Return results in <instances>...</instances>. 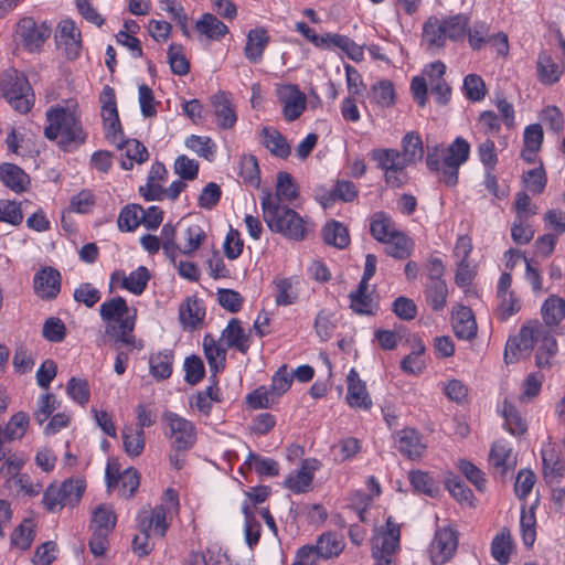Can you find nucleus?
<instances>
[{"instance_id": "nucleus-41", "label": "nucleus", "mask_w": 565, "mask_h": 565, "mask_svg": "<svg viewBox=\"0 0 565 565\" xmlns=\"http://www.w3.org/2000/svg\"><path fill=\"white\" fill-rule=\"evenodd\" d=\"M195 29L209 40H220L228 33V28L211 13H204L196 21Z\"/></svg>"}, {"instance_id": "nucleus-2", "label": "nucleus", "mask_w": 565, "mask_h": 565, "mask_svg": "<svg viewBox=\"0 0 565 565\" xmlns=\"http://www.w3.org/2000/svg\"><path fill=\"white\" fill-rule=\"evenodd\" d=\"M164 435L169 439V461L172 468L180 470L185 465L186 452L196 441V429L192 422L177 413L167 411L162 414Z\"/></svg>"}, {"instance_id": "nucleus-30", "label": "nucleus", "mask_w": 565, "mask_h": 565, "mask_svg": "<svg viewBox=\"0 0 565 565\" xmlns=\"http://www.w3.org/2000/svg\"><path fill=\"white\" fill-rule=\"evenodd\" d=\"M537 352L535 362L539 367H548L552 365V359L557 352V343L551 330L542 324V330L536 340Z\"/></svg>"}, {"instance_id": "nucleus-43", "label": "nucleus", "mask_w": 565, "mask_h": 565, "mask_svg": "<svg viewBox=\"0 0 565 565\" xmlns=\"http://www.w3.org/2000/svg\"><path fill=\"white\" fill-rule=\"evenodd\" d=\"M299 195V189L296 184L292 175L288 172L280 171L277 174L276 193L273 194V199L280 204L282 202H291Z\"/></svg>"}, {"instance_id": "nucleus-17", "label": "nucleus", "mask_w": 565, "mask_h": 565, "mask_svg": "<svg viewBox=\"0 0 565 565\" xmlns=\"http://www.w3.org/2000/svg\"><path fill=\"white\" fill-rule=\"evenodd\" d=\"M446 65L436 61L425 66L423 74L430 87V93L439 104H446L450 99L451 88L444 78Z\"/></svg>"}, {"instance_id": "nucleus-13", "label": "nucleus", "mask_w": 565, "mask_h": 565, "mask_svg": "<svg viewBox=\"0 0 565 565\" xmlns=\"http://www.w3.org/2000/svg\"><path fill=\"white\" fill-rule=\"evenodd\" d=\"M399 526L391 518L386 521V530L380 533L374 542L373 556L379 565H391V555L399 544Z\"/></svg>"}, {"instance_id": "nucleus-4", "label": "nucleus", "mask_w": 565, "mask_h": 565, "mask_svg": "<svg viewBox=\"0 0 565 565\" xmlns=\"http://www.w3.org/2000/svg\"><path fill=\"white\" fill-rule=\"evenodd\" d=\"M179 510L178 493L169 488L164 491L161 503L153 510H142L138 514L139 527L148 529L152 535L163 537L169 527V520Z\"/></svg>"}, {"instance_id": "nucleus-1", "label": "nucleus", "mask_w": 565, "mask_h": 565, "mask_svg": "<svg viewBox=\"0 0 565 565\" xmlns=\"http://www.w3.org/2000/svg\"><path fill=\"white\" fill-rule=\"evenodd\" d=\"M263 218L270 231L292 241H303L312 231L313 224L295 210L273 199V193L263 191L260 199Z\"/></svg>"}, {"instance_id": "nucleus-27", "label": "nucleus", "mask_w": 565, "mask_h": 565, "mask_svg": "<svg viewBox=\"0 0 565 565\" xmlns=\"http://www.w3.org/2000/svg\"><path fill=\"white\" fill-rule=\"evenodd\" d=\"M168 171L163 163L154 162L149 171L147 184L140 186L139 193L147 201H162L163 188L160 184V181H164L167 178Z\"/></svg>"}, {"instance_id": "nucleus-57", "label": "nucleus", "mask_w": 565, "mask_h": 565, "mask_svg": "<svg viewBox=\"0 0 565 565\" xmlns=\"http://www.w3.org/2000/svg\"><path fill=\"white\" fill-rule=\"evenodd\" d=\"M502 415L504 417V426L512 435H522L526 431L525 420L522 418L518 409L507 399L503 402Z\"/></svg>"}, {"instance_id": "nucleus-3", "label": "nucleus", "mask_w": 565, "mask_h": 565, "mask_svg": "<svg viewBox=\"0 0 565 565\" xmlns=\"http://www.w3.org/2000/svg\"><path fill=\"white\" fill-rule=\"evenodd\" d=\"M47 126L44 136L57 142L65 151L77 148L85 142L86 135L76 115L64 107H52L46 111Z\"/></svg>"}, {"instance_id": "nucleus-6", "label": "nucleus", "mask_w": 565, "mask_h": 565, "mask_svg": "<svg viewBox=\"0 0 565 565\" xmlns=\"http://www.w3.org/2000/svg\"><path fill=\"white\" fill-rule=\"evenodd\" d=\"M376 167L384 173L385 183L393 189L401 188L408 180L406 168L401 151L393 148H377L370 153Z\"/></svg>"}, {"instance_id": "nucleus-28", "label": "nucleus", "mask_w": 565, "mask_h": 565, "mask_svg": "<svg viewBox=\"0 0 565 565\" xmlns=\"http://www.w3.org/2000/svg\"><path fill=\"white\" fill-rule=\"evenodd\" d=\"M205 310L196 297H188L179 307V320L184 329L194 330L202 324Z\"/></svg>"}, {"instance_id": "nucleus-46", "label": "nucleus", "mask_w": 565, "mask_h": 565, "mask_svg": "<svg viewBox=\"0 0 565 565\" xmlns=\"http://www.w3.org/2000/svg\"><path fill=\"white\" fill-rule=\"evenodd\" d=\"M402 158L408 164H416L423 159L424 148L420 137L415 132H407L402 139Z\"/></svg>"}, {"instance_id": "nucleus-40", "label": "nucleus", "mask_w": 565, "mask_h": 565, "mask_svg": "<svg viewBox=\"0 0 565 565\" xmlns=\"http://www.w3.org/2000/svg\"><path fill=\"white\" fill-rule=\"evenodd\" d=\"M542 461L546 480L554 481L563 475L564 463L553 445L548 444L542 449Z\"/></svg>"}, {"instance_id": "nucleus-14", "label": "nucleus", "mask_w": 565, "mask_h": 565, "mask_svg": "<svg viewBox=\"0 0 565 565\" xmlns=\"http://www.w3.org/2000/svg\"><path fill=\"white\" fill-rule=\"evenodd\" d=\"M458 540L456 533L444 527L436 531L429 546V557L434 565H443L448 562L457 551Z\"/></svg>"}, {"instance_id": "nucleus-16", "label": "nucleus", "mask_w": 565, "mask_h": 565, "mask_svg": "<svg viewBox=\"0 0 565 565\" xmlns=\"http://www.w3.org/2000/svg\"><path fill=\"white\" fill-rule=\"evenodd\" d=\"M150 277V273L145 266H139L128 276L124 270L117 269L110 275L109 289L113 291L115 287L119 286L134 295H141L146 289Z\"/></svg>"}, {"instance_id": "nucleus-62", "label": "nucleus", "mask_w": 565, "mask_h": 565, "mask_svg": "<svg viewBox=\"0 0 565 565\" xmlns=\"http://www.w3.org/2000/svg\"><path fill=\"white\" fill-rule=\"evenodd\" d=\"M35 537L34 524L24 520L12 533L11 544L20 550H28Z\"/></svg>"}, {"instance_id": "nucleus-36", "label": "nucleus", "mask_w": 565, "mask_h": 565, "mask_svg": "<svg viewBox=\"0 0 565 565\" xmlns=\"http://www.w3.org/2000/svg\"><path fill=\"white\" fill-rule=\"evenodd\" d=\"M398 230L390 215L380 211L372 215L370 221L371 235L380 243H385Z\"/></svg>"}, {"instance_id": "nucleus-8", "label": "nucleus", "mask_w": 565, "mask_h": 565, "mask_svg": "<svg viewBox=\"0 0 565 565\" xmlns=\"http://www.w3.org/2000/svg\"><path fill=\"white\" fill-rule=\"evenodd\" d=\"M85 490L82 480L68 479L61 484L52 483L43 492L42 503L49 512H56L66 505L77 504Z\"/></svg>"}, {"instance_id": "nucleus-34", "label": "nucleus", "mask_w": 565, "mask_h": 565, "mask_svg": "<svg viewBox=\"0 0 565 565\" xmlns=\"http://www.w3.org/2000/svg\"><path fill=\"white\" fill-rule=\"evenodd\" d=\"M0 180L6 186L17 193L26 191L30 184L29 175L13 163H3L0 166Z\"/></svg>"}, {"instance_id": "nucleus-24", "label": "nucleus", "mask_w": 565, "mask_h": 565, "mask_svg": "<svg viewBox=\"0 0 565 565\" xmlns=\"http://www.w3.org/2000/svg\"><path fill=\"white\" fill-rule=\"evenodd\" d=\"M269 42L270 36L265 28L249 30L244 47L245 57L253 64L259 63Z\"/></svg>"}, {"instance_id": "nucleus-64", "label": "nucleus", "mask_w": 565, "mask_h": 565, "mask_svg": "<svg viewBox=\"0 0 565 565\" xmlns=\"http://www.w3.org/2000/svg\"><path fill=\"white\" fill-rule=\"evenodd\" d=\"M177 230L171 223L163 225L161 230L160 243L162 245L163 253L172 262H175L177 254L179 253L180 243L175 242Z\"/></svg>"}, {"instance_id": "nucleus-18", "label": "nucleus", "mask_w": 565, "mask_h": 565, "mask_svg": "<svg viewBox=\"0 0 565 565\" xmlns=\"http://www.w3.org/2000/svg\"><path fill=\"white\" fill-rule=\"evenodd\" d=\"M210 104L213 108L216 125L222 129L232 128L236 120V109L232 100V95L220 90L210 97Z\"/></svg>"}, {"instance_id": "nucleus-59", "label": "nucleus", "mask_w": 565, "mask_h": 565, "mask_svg": "<svg viewBox=\"0 0 565 565\" xmlns=\"http://www.w3.org/2000/svg\"><path fill=\"white\" fill-rule=\"evenodd\" d=\"M316 545L319 548L322 558L338 556L344 547L342 539L331 532L321 534L317 540Z\"/></svg>"}, {"instance_id": "nucleus-60", "label": "nucleus", "mask_w": 565, "mask_h": 565, "mask_svg": "<svg viewBox=\"0 0 565 565\" xmlns=\"http://www.w3.org/2000/svg\"><path fill=\"white\" fill-rule=\"evenodd\" d=\"M356 195L358 190L353 182L347 180L338 181L333 190L330 192L326 201L322 202V204L324 207H327L330 204H332L335 200L351 202L356 198Z\"/></svg>"}, {"instance_id": "nucleus-45", "label": "nucleus", "mask_w": 565, "mask_h": 565, "mask_svg": "<svg viewBox=\"0 0 565 565\" xmlns=\"http://www.w3.org/2000/svg\"><path fill=\"white\" fill-rule=\"evenodd\" d=\"M124 449L129 457H138L145 448V431L135 428L132 425H126L121 431Z\"/></svg>"}, {"instance_id": "nucleus-38", "label": "nucleus", "mask_w": 565, "mask_h": 565, "mask_svg": "<svg viewBox=\"0 0 565 565\" xmlns=\"http://www.w3.org/2000/svg\"><path fill=\"white\" fill-rule=\"evenodd\" d=\"M544 327H555L565 317V300L556 295L550 296L541 308Z\"/></svg>"}, {"instance_id": "nucleus-37", "label": "nucleus", "mask_w": 565, "mask_h": 565, "mask_svg": "<svg viewBox=\"0 0 565 565\" xmlns=\"http://www.w3.org/2000/svg\"><path fill=\"white\" fill-rule=\"evenodd\" d=\"M513 548L511 532L508 527H503L491 542V556L500 564H508Z\"/></svg>"}, {"instance_id": "nucleus-23", "label": "nucleus", "mask_w": 565, "mask_h": 565, "mask_svg": "<svg viewBox=\"0 0 565 565\" xmlns=\"http://www.w3.org/2000/svg\"><path fill=\"white\" fill-rule=\"evenodd\" d=\"M395 446L403 456L411 460L419 459L426 449V446L422 443L417 430L409 427L397 431Z\"/></svg>"}, {"instance_id": "nucleus-56", "label": "nucleus", "mask_w": 565, "mask_h": 565, "mask_svg": "<svg viewBox=\"0 0 565 565\" xmlns=\"http://www.w3.org/2000/svg\"><path fill=\"white\" fill-rule=\"evenodd\" d=\"M142 206L138 204H130L125 206L118 216L117 224L121 232H131L142 224Z\"/></svg>"}, {"instance_id": "nucleus-7", "label": "nucleus", "mask_w": 565, "mask_h": 565, "mask_svg": "<svg viewBox=\"0 0 565 565\" xmlns=\"http://www.w3.org/2000/svg\"><path fill=\"white\" fill-rule=\"evenodd\" d=\"M102 320L106 323L105 332L108 335L120 330L134 331L136 324V310H131L122 297H114L104 301L99 307Z\"/></svg>"}, {"instance_id": "nucleus-63", "label": "nucleus", "mask_w": 565, "mask_h": 565, "mask_svg": "<svg viewBox=\"0 0 565 565\" xmlns=\"http://www.w3.org/2000/svg\"><path fill=\"white\" fill-rule=\"evenodd\" d=\"M372 100L381 107H390L395 102V89L391 81L383 79L373 85Z\"/></svg>"}, {"instance_id": "nucleus-22", "label": "nucleus", "mask_w": 565, "mask_h": 565, "mask_svg": "<svg viewBox=\"0 0 565 565\" xmlns=\"http://www.w3.org/2000/svg\"><path fill=\"white\" fill-rule=\"evenodd\" d=\"M563 65L550 51L540 52L536 61V74L543 85H554L563 74Z\"/></svg>"}, {"instance_id": "nucleus-32", "label": "nucleus", "mask_w": 565, "mask_h": 565, "mask_svg": "<svg viewBox=\"0 0 565 565\" xmlns=\"http://www.w3.org/2000/svg\"><path fill=\"white\" fill-rule=\"evenodd\" d=\"M284 116L287 120H296L305 110L306 97L296 86H286L281 90Z\"/></svg>"}, {"instance_id": "nucleus-47", "label": "nucleus", "mask_w": 565, "mask_h": 565, "mask_svg": "<svg viewBox=\"0 0 565 565\" xmlns=\"http://www.w3.org/2000/svg\"><path fill=\"white\" fill-rule=\"evenodd\" d=\"M204 355L207 360L211 371L214 373L218 372L224 367L226 359V349L222 348L215 339L206 334L203 339Z\"/></svg>"}, {"instance_id": "nucleus-5", "label": "nucleus", "mask_w": 565, "mask_h": 565, "mask_svg": "<svg viewBox=\"0 0 565 565\" xmlns=\"http://www.w3.org/2000/svg\"><path fill=\"white\" fill-rule=\"evenodd\" d=\"M0 88L4 98L15 110L21 114L30 110L34 96L22 73L15 70L4 72L1 76Z\"/></svg>"}, {"instance_id": "nucleus-10", "label": "nucleus", "mask_w": 565, "mask_h": 565, "mask_svg": "<svg viewBox=\"0 0 565 565\" xmlns=\"http://www.w3.org/2000/svg\"><path fill=\"white\" fill-rule=\"evenodd\" d=\"M15 32L23 49L34 53L42 50L44 43L51 36L52 26L46 21L24 17L18 22Z\"/></svg>"}, {"instance_id": "nucleus-53", "label": "nucleus", "mask_w": 565, "mask_h": 565, "mask_svg": "<svg viewBox=\"0 0 565 565\" xmlns=\"http://www.w3.org/2000/svg\"><path fill=\"white\" fill-rule=\"evenodd\" d=\"M239 175L245 184L258 188L260 184V171L254 156H242L238 163Z\"/></svg>"}, {"instance_id": "nucleus-31", "label": "nucleus", "mask_w": 565, "mask_h": 565, "mask_svg": "<svg viewBox=\"0 0 565 565\" xmlns=\"http://www.w3.org/2000/svg\"><path fill=\"white\" fill-rule=\"evenodd\" d=\"M317 469V460H303L301 468L290 475L284 482L285 487L295 493L307 492L313 480V472Z\"/></svg>"}, {"instance_id": "nucleus-25", "label": "nucleus", "mask_w": 565, "mask_h": 565, "mask_svg": "<svg viewBox=\"0 0 565 565\" xmlns=\"http://www.w3.org/2000/svg\"><path fill=\"white\" fill-rule=\"evenodd\" d=\"M139 473L132 468L126 469L120 475H115L108 466L106 469V480L108 488L119 487V492L124 498H131L139 487Z\"/></svg>"}, {"instance_id": "nucleus-52", "label": "nucleus", "mask_w": 565, "mask_h": 565, "mask_svg": "<svg viewBox=\"0 0 565 565\" xmlns=\"http://www.w3.org/2000/svg\"><path fill=\"white\" fill-rule=\"evenodd\" d=\"M173 356L170 352H158L149 359L150 374L157 380H166L172 373Z\"/></svg>"}, {"instance_id": "nucleus-44", "label": "nucleus", "mask_w": 565, "mask_h": 565, "mask_svg": "<svg viewBox=\"0 0 565 565\" xmlns=\"http://www.w3.org/2000/svg\"><path fill=\"white\" fill-rule=\"evenodd\" d=\"M384 244L386 254L396 259L407 258L414 247L413 241L399 230Z\"/></svg>"}, {"instance_id": "nucleus-21", "label": "nucleus", "mask_w": 565, "mask_h": 565, "mask_svg": "<svg viewBox=\"0 0 565 565\" xmlns=\"http://www.w3.org/2000/svg\"><path fill=\"white\" fill-rule=\"evenodd\" d=\"M451 324L460 340H472L477 335V323L470 308L459 305L452 309Z\"/></svg>"}, {"instance_id": "nucleus-51", "label": "nucleus", "mask_w": 565, "mask_h": 565, "mask_svg": "<svg viewBox=\"0 0 565 565\" xmlns=\"http://www.w3.org/2000/svg\"><path fill=\"white\" fill-rule=\"evenodd\" d=\"M276 286V303L278 306H289L297 301L298 289L296 285L298 281L294 278H277L275 279Z\"/></svg>"}, {"instance_id": "nucleus-49", "label": "nucleus", "mask_w": 565, "mask_h": 565, "mask_svg": "<svg viewBox=\"0 0 565 565\" xmlns=\"http://www.w3.org/2000/svg\"><path fill=\"white\" fill-rule=\"evenodd\" d=\"M323 239L327 244L338 248H344L350 243L348 228L337 221L327 223L322 231Z\"/></svg>"}, {"instance_id": "nucleus-58", "label": "nucleus", "mask_w": 565, "mask_h": 565, "mask_svg": "<svg viewBox=\"0 0 565 565\" xmlns=\"http://www.w3.org/2000/svg\"><path fill=\"white\" fill-rule=\"evenodd\" d=\"M249 469H254L259 476L275 477L279 473V465L276 460L264 458L250 452L245 461Z\"/></svg>"}, {"instance_id": "nucleus-35", "label": "nucleus", "mask_w": 565, "mask_h": 565, "mask_svg": "<svg viewBox=\"0 0 565 565\" xmlns=\"http://www.w3.org/2000/svg\"><path fill=\"white\" fill-rule=\"evenodd\" d=\"M543 129L539 124H532L525 127L523 135V149L521 157L524 161L532 163L535 160L537 151L543 142Z\"/></svg>"}, {"instance_id": "nucleus-9", "label": "nucleus", "mask_w": 565, "mask_h": 565, "mask_svg": "<svg viewBox=\"0 0 565 565\" xmlns=\"http://www.w3.org/2000/svg\"><path fill=\"white\" fill-rule=\"evenodd\" d=\"M470 146L468 141L461 137H457L447 148V153L443 152V167L438 174V180L447 186H455L458 182V171L469 158Z\"/></svg>"}, {"instance_id": "nucleus-12", "label": "nucleus", "mask_w": 565, "mask_h": 565, "mask_svg": "<svg viewBox=\"0 0 565 565\" xmlns=\"http://www.w3.org/2000/svg\"><path fill=\"white\" fill-rule=\"evenodd\" d=\"M542 330L539 321L529 322L523 326L516 337L508 340L504 351L505 363H512L518 359L519 353L530 352L536 345L537 335Z\"/></svg>"}, {"instance_id": "nucleus-39", "label": "nucleus", "mask_w": 565, "mask_h": 565, "mask_svg": "<svg viewBox=\"0 0 565 565\" xmlns=\"http://www.w3.org/2000/svg\"><path fill=\"white\" fill-rule=\"evenodd\" d=\"M262 143L276 157L287 158L290 153L286 138L275 128H263Z\"/></svg>"}, {"instance_id": "nucleus-50", "label": "nucleus", "mask_w": 565, "mask_h": 565, "mask_svg": "<svg viewBox=\"0 0 565 565\" xmlns=\"http://www.w3.org/2000/svg\"><path fill=\"white\" fill-rule=\"evenodd\" d=\"M115 525L116 515L111 509L100 504L94 510L90 522L93 532L110 533Z\"/></svg>"}, {"instance_id": "nucleus-11", "label": "nucleus", "mask_w": 565, "mask_h": 565, "mask_svg": "<svg viewBox=\"0 0 565 565\" xmlns=\"http://www.w3.org/2000/svg\"><path fill=\"white\" fill-rule=\"evenodd\" d=\"M102 104V118L106 131V138L116 145L121 146V126L118 117L115 90L110 86H105L99 95Z\"/></svg>"}, {"instance_id": "nucleus-61", "label": "nucleus", "mask_w": 565, "mask_h": 565, "mask_svg": "<svg viewBox=\"0 0 565 565\" xmlns=\"http://www.w3.org/2000/svg\"><path fill=\"white\" fill-rule=\"evenodd\" d=\"M327 45L339 47L348 54L353 61H360L363 57V50L356 43L345 35L327 34Z\"/></svg>"}, {"instance_id": "nucleus-19", "label": "nucleus", "mask_w": 565, "mask_h": 565, "mask_svg": "<svg viewBox=\"0 0 565 565\" xmlns=\"http://www.w3.org/2000/svg\"><path fill=\"white\" fill-rule=\"evenodd\" d=\"M34 291L42 299H54L61 290V274L49 266L39 270L33 279Z\"/></svg>"}, {"instance_id": "nucleus-29", "label": "nucleus", "mask_w": 565, "mask_h": 565, "mask_svg": "<svg viewBox=\"0 0 565 565\" xmlns=\"http://www.w3.org/2000/svg\"><path fill=\"white\" fill-rule=\"evenodd\" d=\"M445 29L441 25L440 19L430 17L423 25L422 43L431 53L443 49L446 43Z\"/></svg>"}, {"instance_id": "nucleus-54", "label": "nucleus", "mask_w": 565, "mask_h": 565, "mask_svg": "<svg viewBox=\"0 0 565 565\" xmlns=\"http://www.w3.org/2000/svg\"><path fill=\"white\" fill-rule=\"evenodd\" d=\"M411 484L418 492L435 498L439 493V486L431 476L422 470H412L408 475Z\"/></svg>"}, {"instance_id": "nucleus-42", "label": "nucleus", "mask_w": 565, "mask_h": 565, "mask_svg": "<svg viewBox=\"0 0 565 565\" xmlns=\"http://www.w3.org/2000/svg\"><path fill=\"white\" fill-rule=\"evenodd\" d=\"M205 238L206 234L199 224L188 225L181 236L179 253L192 256Z\"/></svg>"}, {"instance_id": "nucleus-48", "label": "nucleus", "mask_w": 565, "mask_h": 565, "mask_svg": "<svg viewBox=\"0 0 565 565\" xmlns=\"http://www.w3.org/2000/svg\"><path fill=\"white\" fill-rule=\"evenodd\" d=\"M448 288L445 281L426 282V302L434 311H441L447 303Z\"/></svg>"}, {"instance_id": "nucleus-33", "label": "nucleus", "mask_w": 565, "mask_h": 565, "mask_svg": "<svg viewBox=\"0 0 565 565\" xmlns=\"http://www.w3.org/2000/svg\"><path fill=\"white\" fill-rule=\"evenodd\" d=\"M221 339L227 348H235L242 353L249 349V334L242 328L238 319H231L227 327L223 330Z\"/></svg>"}, {"instance_id": "nucleus-26", "label": "nucleus", "mask_w": 565, "mask_h": 565, "mask_svg": "<svg viewBox=\"0 0 565 565\" xmlns=\"http://www.w3.org/2000/svg\"><path fill=\"white\" fill-rule=\"evenodd\" d=\"M347 402L351 407L367 409L372 405V401L366 391L365 384L361 381L359 373L351 369L348 377Z\"/></svg>"}, {"instance_id": "nucleus-15", "label": "nucleus", "mask_w": 565, "mask_h": 565, "mask_svg": "<svg viewBox=\"0 0 565 565\" xmlns=\"http://www.w3.org/2000/svg\"><path fill=\"white\" fill-rule=\"evenodd\" d=\"M55 42L68 60H75L82 51V35L74 21L62 20L56 28Z\"/></svg>"}, {"instance_id": "nucleus-55", "label": "nucleus", "mask_w": 565, "mask_h": 565, "mask_svg": "<svg viewBox=\"0 0 565 565\" xmlns=\"http://www.w3.org/2000/svg\"><path fill=\"white\" fill-rule=\"evenodd\" d=\"M447 39L451 41L462 40L467 33L469 19L465 14H457L440 20Z\"/></svg>"}, {"instance_id": "nucleus-20", "label": "nucleus", "mask_w": 565, "mask_h": 565, "mask_svg": "<svg viewBox=\"0 0 565 565\" xmlns=\"http://www.w3.org/2000/svg\"><path fill=\"white\" fill-rule=\"evenodd\" d=\"M489 463L493 475L503 478L509 470H514L516 458L511 447L502 440L495 441L489 454Z\"/></svg>"}]
</instances>
